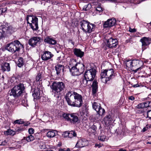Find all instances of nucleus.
<instances>
[{"label":"nucleus","instance_id":"nucleus-1","mask_svg":"<svg viewBox=\"0 0 151 151\" xmlns=\"http://www.w3.org/2000/svg\"><path fill=\"white\" fill-rule=\"evenodd\" d=\"M65 99L68 104L70 106L80 107L82 105V96L77 92L68 91L66 94Z\"/></svg>","mask_w":151,"mask_h":151},{"label":"nucleus","instance_id":"nucleus-2","mask_svg":"<svg viewBox=\"0 0 151 151\" xmlns=\"http://www.w3.org/2000/svg\"><path fill=\"white\" fill-rule=\"evenodd\" d=\"M101 81L104 83H106L108 81H110L115 76L114 70H105L101 71Z\"/></svg>","mask_w":151,"mask_h":151},{"label":"nucleus","instance_id":"nucleus-3","mask_svg":"<svg viewBox=\"0 0 151 151\" xmlns=\"http://www.w3.org/2000/svg\"><path fill=\"white\" fill-rule=\"evenodd\" d=\"M22 47V45L19 41L16 40L8 44L6 46V49L9 51L14 53L17 52H19Z\"/></svg>","mask_w":151,"mask_h":151},{"label":"nucleus","instance_id":"nucleus-4","mask_svg":"<svg viewBox=\"0 0 151 151\" xmlns=\"http://www.w3.org/2000/svg\"><path fill=\"white\" fill-rule=\"evenodd\" d=\"M52 91L55 94L59 95L63 91L65 88V83L62 82L54 81L50 86Z\"/></svg>","mask_w":151,"mask_h":151},{"label":"nucleus","instance_id":"nucleus-5","mask_svg":"<svg viewBox=\"0 0 151 151\" xmlns=\"http://www.w3.org/2000/svg\"><path fill=\"white\" fill-rule=\"evenodd\" d=\"M25 88L23 84L20 83L18 85L15 86L11 90L10 93V96H13L14 97H17L20 96Z\"/></svg>","mask_w":151,"mask_h":151},{"label":"nucleus","instance_id":"nucleus-6","mask_svg":"<svg viewBox=\"0 0 151 151\" xmlns=\"http://www.w3.org/2000/svg\"><path fill=\"white\" fill-rule=\"evenodd\" d=\"M80 24L81 28L86 33H90L95 30V26L85 20L81 21Z\"/></svg>","mask_w":151,"mask_h":151},{"label":"nucleus","instance_id":"nucleus-7","mask_svg":"<svg viewBox=\"0 0 151 151\" xmlns=\"http://www.w3.org/2000/svg\"><path fill=\"white\" fill-rule=\"evenodd\" d=\"M0 30L3 32L4 35H10L14 31V29L10 25L8 24L0 23Z\"/></svg>","mask_w":151,"mask_h":151},{"label":"nucleus","instance_id":"nucleus-8","mask_svg":"<svg viewBox=\"0 0 151 151\" xmlns=\"http://www.w3.org/2000/svg\"><path fill=\"white\" fill-rule=\"evenodd\" d=\"M96 71L93 68H91L86 71L84 73V77L87 79L88 81H92L96 76Z\"/></svg>","mask_w":151,"mask_h":151},{"label":"nucleus","instance_id":"nucleus-9","mask_svg":"<svg viewBox=\"0 0 151 151\" xmlns=\"http://www.w3.org/2000/svg\"><path fill=\"white\" fill-rule=\"evenodd\" d=\"M106 46L109 48H115L118 45L117 40L116 39L112 37L106 39Z\"/></svg>","mask_w":151,"mask_h":151},{"label":"nucleus","instance_id":"nucleus-10","mask_svg":"<svg viewBox=\"0 0 151 151\" xmlns=\"http://www.w3.org/2000/svg\"><path fill=\"white\" fill-rule=\"evenodd\" d=\"M116 20L114 18L109 19L105 22L103 24L104 28L110 27L113 26L116 24Z\"/></svg>","mask_w":151,"mask_h":151},{"label":"nucleus","instance_id":"nucleus-11","mask_svg":"<svg viewBox=\"0 0 151 151\" xmlns=\"http://www.w3.org/2000/svg\"><path fill=\"white\" fill-rule=\"evenodd\" d=\"M40 39V38L39 37H32L29 40V44L31 46L34 47L36 45L37 43L39 42Z\"/></svg>","mask_w":151,"mask_h":151},{"label":"nucleus","instance_id":"nucleus-12","mask_svg":"<svg viewBox=\"0 0 151 151\" xmlns=\"http://www.w3.org/2000/svg\"><path fill=\"white\" fill-rule=\"evenodd\" d=\"M53 55L51 52L47 51H45L42 55L41 58L42 60L46 61L52 58Z\"/></svg>","mask_w":151,"mask_h":151},{"label":"nucleus","instance_id":"nucleus-13","mask_svg":"<svg viewBox=\"0 0 151 151\" xmlns=\"http://www.w3.org/2000/svg\"><path fill=\"white\" fill-rule=\"evenodd\" d=\"M88 141L86 139H81L79 140L76 146L78 147H82L87 145L88 144Z\"/></svg>","mask_w":151,"mask_h":151},{"label":"nucleus","instance_id":"nucleus-14","mask_svg":"<svg viewBox=\"0 0 151 151\" xmlns=\"http://www.w3.org/2000/svg\"><path fill=\"white\" fill-rule=\"evenodd\" d=\"M126 66V68L128 70H132L135 73H136L139 69L141 68V67L137 68L135 70L134 69V68H132V60H128L126 61L125 63Z\"/></svg>","mask_w":151,"mask_h":151},{"label":"nucleus","instance_id":"nucleus-15","mask_svg":"<svg viewBox=\"0 0 151 151\" xmlns=\"http://www.w3.org/2000/svg\"><path fill=\"white\" fill-rule=\"evenodd\" d=\"M34 92L32 94V96L34 99H38L40 98L41 96V93L42 91L38 88H36L34 90Z\"/></svg>","mask_w":151,"mask_h":151},{"label":"nucleus","instance_id":"nucleus-16","mask_svg":"<svg viewBox=\"0 0 151 151\" xmlns=\"http://www.w3.org/2000/svg\"><path fill=\"white\" fill-rule=\"evenodd\" d=\"M1 70L3 72L9 71L10 70V64L6 62H3L1 65Z\"/></svg>","mask_w":151,"mask_h":151},{"label":"nucleus","instance_id":"nucleus-17","mask_svg":"<svg viewBox=\"0 0 151 151\" xmlns=\"http://www.w3.org/2000/svg\"><path fill=\"white\" fill-rule=\"evenodd\" d=\"M78 120V118L76 114L74 113L70 114L69 121L70 122L75 123L77 122Z\"/></svg>","mask_w":151,"mask_h":151},{"label":"nucleus","instance_id":"nucleus-18","mask_svg":"<svg viewBox=\"0 0 151 151\" xmlns=\"http://www.w3.org/2000/svg\"><path fill=\"white\" fill-rule=\"evenodd\" d=\"M73 52L75 55L80 58H82L84 54V52L82 51L80 49L75 48L73 50Z\"/></svg>","mask_w":151,"mask_h":151},{"label":"nucleus","instance_id":"nucleus-19","mask_svg":"<svg viewBox=\"0 0 151 151\" xmlns=\"http://www.w3.org/2000/svg\"><path fill=\"white\" fill-rule=\"evenodd\" d=\"M75 66L77 69L81 74L84 71V65L83 64L80 63H78L76 64Z\"/></svg>","mask_w":151,"mask_h":151},{"label":"nucleus","instance_id":"nucleus-20","mask_svg":"<svg viewBox=\"0 0 151 151\" xmlns=\"http://www.w3.org/2000/svg\"><path fill=\"white\" fill-rule=\"evenodd\" d=\"M140 42L142 43V46L143 47L145 46L148 45L150 43V40L148 38L144 37L141 39Z\"/></svg>","mask_w":151,"mask_h":151},{"label":"nucleus","instance_id":"nucleus-21","mask_svg":"<svg viewBox=\"0 0 151 151\" xmlns=\"http://www.w3.org/2000/svg\"><path fill=\"white\" fill-rule=\"evenodd\" d=\"M64 68V66L60 64H58L55 66L56 74L58 76L62 72H63Z\"/></svg>","mask_w":151,"mask_h":151},{"label":"nucleus","instance_id":"nucleus-22","mask_svg":"<svg viewBox=\"0 0 151 151\" xmlns=\"http://www.w3.org/2000/svg\"><path fill=\"white\" fill-rule=\"evenodd\" d=\"M26 20L27 21V23L29 22V20H31V23L34 24L35 23L37 24H38V18L36 17H32L30 15H27L26 18Z\"/></svg>","mask_w":151,"mask_h":151},{"label":"nucleus","instance_id":"nucleus-23","mask_svg":"<svg viewBox=\"0 0 151 151\" xmlns=\"http://www.w3.org/2000/svg\"><path fill=\"white\" fill-rule=\"evenodd\" d=\"M44 41L50 44L55 45L57 43L56 41L52 38H51L49 37H46L44 40Z\"/></svg>","mask_w":151,"mask_h":151},{"label":"nucleus","instance_id":"nucleus-24","mask_svg":"<svg viewBox=\"0 0 151 151\" xmlns=\"http://www.w3.org/2000/svg\"><path fill=\"white\" fill-rule=\"evenodd\" d=\"M112 120V118L110 115H106L104 119V121L106 125H108L111 123Z\"/></svg>","mask_w":151,"mask_h":151},{"label":"nucleus","instance_id":"nucleus-25","mask_svg":"<svg viewBox=\"0 0 151 151\" xmlns=\"http://www.w3.org/2000/svg\"><path fill=\"white\" fill-rule=\"evenodd\" d=\"M80 113L82 116H88V111L86 106L85 105L83 107L82 111L80 112Z\"/></svg>","mask_w":151,"mask_h":151},{"label":"nucleus","instance_id":"nucleus-26","mask_svg":"<svg viewBox=\"0 0 151 151\" xmlns=\"http://www.w3.org/2000/svg\"><path fill=\"white\" fill-rule=\"evenodd\" d=\"M57 134V132L55 130L50 131L46 134L47 136L49 138L54 137Z\"/></svg>","mask_w":151,"mask_h":151},{"label":"nucleus","instance_id":"nucleus-27","mask_svg":"<svg viewBox=\"0 0 151 151\" xmlns=\"http://www.w3.org/2000/svg\"><path fill=\"white\" fill-rule=\"evenodd\" d=\"M70 70L73 76H77L81 74L75 66L72 67Z\"/></svg>","mask_w":151,"mask_h":151},{"label":"nucleus","instance_id":"nucleus-28","mask_svg":"<svg viewBox=\"0 0 151 151\" xmlns=\"http://www.w3.org/2000/svg\"><path fill=\"white\" fill-rule=\"evenodd\" d=\"M92 93L93 94L95 93L98 90V83L96 81H94L92 85Z\"/></svg>","mask_w":151,"mask_h":151},{"label":"nucleus","instance_id":"nucleus-29","mask_svg":"<svg viewBox=\"0 0 151 151\" xmlns=\"http://www.w3.org/2000/svg\"><path fill=\"white\" fill-rule=\"evenodd\" d=\"M132 68H134V69L136 68V67H137L138 68L139 67V63L140 61L138 60H132Z\"/></svg>","mask_w":151,"mask_h":151},{"label":"nucleus","instance_id":"nucleus-30","mask_svg":"<svg viewBox=\"0 0 151 151\" xmlns=\"http://www.w3.org/2000/svg\"><path fill=\"white\" fill-rule=\"evenodd\" d=\"M4 134L5 135H14L15 134V132L10 129H8L7 131L4 132Z\"/></svg>","mask_w":151,"mask_h":151},{"label":"nucleus","instance_id":"nucleus-31","mask_svg":"<svg viewBox=\"0 0 151 151\" xmlns=\"http://www.w3.org/2000/svg\"><path fill=\"white\" fill-rule=\"evenodd\" d=\"M27 23L29 24V26L31 27V28L33 30H36L38 29V24H37L36 23H35L34 24L33 23H31L29 22L28 23Z\"/></svg>","mask_w":151,"mask_h":151},{"label":"nucleus","instance_id":"nucleus-32","mask_svg":"<svg viewBox=\"0 0 151 151\" xmlns=\"http://www.w3.org/2000/svg\"><path fill=\"white\" fill-rule=\"evenodd\" d=\"M92 107L96 111L98 110V109H100L101 107L100 104L99 103H97L94 102L92 104Z\"/></svg>","mask_w":151,"mask_h":151},{"label":"nucleus","instance_id":"nucleus-33","mask_svg":"<svg viewBox=\"0 0 151 151\" xmlns=\"http://www.w3.org/2000/svg\"><path fill=\"white\" fill-rule=\"evenodd\" d=\"M23 59L21 57H20L18 59L17 62V65L18 67L20 68L24 65Z\"/></svg>","mask_w":151,"mask_h":151},{"label":"nucleus","instance_id":"nucleus-34","mask_svg":"<svg viewBox=\"0 0 151 151\" xmlns=\"http://www.w3.org/2000/svg\"><path fill=\"white\" fill-rule=\"evenodd\" d=\"M87 79L86 78H83L81 81V86L82 87H85L88 85V82L90 81L87 80Z\"/></svg>","mask_w":151,"mask_h":151},{"label":"nucleus","instance_id":"nucleus-35","mask_svg":"<svg viewBox=\"0 0 151 151\" xmlns=\"http://www.w3.org/2000/svg\"><path fill=\"white\" fill-rule=\"evenodd\" d=\"M97 113L99 116H102L105 113V110L104 109L102 108L101 107L100 109H98V110L96 111Z\"/></svg>","mask_w":151,"mask_h":151},{"label":"nucleus","instance_id":"nucleus-36","mask_svg":"<svg viewBox=\"0 0 151 151\" xmlns=\"http://www.w3.org/2000/svg\"><path fill=\"white\" fill-rule=\"evenodd\" d=\"M69 138H71L74 137H76L77 136L76 133L75 131H69Z\"/></svg>","mask_w":151,"mask_h":151},{"label":"nucleus","instance_id":"nucleus-37","mask_svg":"<svg viewBox=\"0 0 151 151\" xmlns=\"http://www.w3.org/2000/svg\"><path fill=\"white\" fill-rule=\"evenodd\" d=\"M70 115V114H64L63 115V116L67 121L69 122Z\"/></svg>","mask_w":151,"mask_h":151},{"label":"nucleus","instance_id":"nucleus-38","mask_svg":"<svg viewBox=\"0 0 151 151\" xmlns=\"http://www.w3.org/2000/svg\"><path fill=\"white\" fill-rule=\"evenodd\" d=\"M26 139L27 142H30L33 140L34 137L32 134H30L26 137Z\"/></svg>","mask_w":151,"mask_h":151},{"label":"nucleus","instance_id":"nucleus-39","mask_svg":"<svg viewBox=\"0 0 151 151\" xmlns=\"http://www.w3.org/2000/svg\"><path fill=\"white\" fill-rule=\"evenodd\" d=\"M144 104V108H147L148 107H151V102L149 101H147L143 102Z\"/></svg>","mask_w":151,"mask_h":151},{"label":"nucleus","instance_id":"nucleus-40","mask_svg":"<svg viewBox=\"0 0 151 151\" xmlns=\"http://www.w3.org/2000/svg\"><path fill=\"white\" fill-rule=\"evenodd\" d=\"M24 122L23 120L21 119H19L16 120L14 121V124H24Z\"/></svg>","mask_w":151,"mask_h":151},{"label":"nucleus","instance_id":"nucleus-41","mask_svg":"<svg viewBox=\"0 0 151 151\" xmlns=\"http://www.w3.org/2000/svg\"><path fill=\"white\" fill-rule=\"evenodd\" d=\"M144 106H145L144 105V104L142 102L138 104L136 106V108L138 109H143L144 108Z\"/></svg>","mask_w":151,"mask_h":151},{"label":"nucleus","instance_id":"nucleus-42","mask_svg":"<svg viewBox=\"0 0 151 151\" xmlns=\"http://www.w3.org/2000/svg\"><path fill=\"white\" fill-rule=\"evenodd\" d=\"M106 139V136L104 135H101L98 137V139L102 141H104Z\"/></svg>","mask_w":151,"mask_h":151},{"label":"nucleus","instance_id":"nucleus-43","mask_svg":"<svg viewBox=\"0 0 151 151\" xmlns=\"http://www.w3.org/2000/svg\"><path fill=\"white\" fill-rule=\"evenodd\" d=\"M7 10L6 8H0V15L5 12Z\"/></svg>","mask_w":151,"mask_h":151},{"label":"nucleus","instance_id":"nucleus-44","mask_svg":"<svg viewBox=\"0 0 151 151\" xmlns=\"http://www.w3.org/2000/svg\"><path fill=\"white\" fill-rule=\"evenodd\" d=\"M96 10L97 11H99V12H102L103 11V9L101 7V6L98 5V6L96 8Z\"/></svg>","mask_w":151,"mask_h":151},{"label":"nucleus","instance_id":"nucleus-45","mask_svg":"<svg viewBox=\"0 0 151 151\" xmlns=\"http://www.w3.org/2000/svg\"><path fill=\"white\" fill-rule=\"evenodd\" d=\"M145 115H147V118L151 119V110L148 111Z\"/></svg>","mask_w":151,"mask_h":151},{"label":"nucleus","instance_id":"nucleus-46","mask_svg":"<svg viewBox=\"0 0 151 151\" xmlns=\"http://www.w3.org/2000/svg\"><path fill=\"white\" fill-rule=\"evenodd\" d=\"M69 131H66L63 133V135L64 137H69Z\"/></svg>","mask_w":151,"mask_h":151},{"label":"nucleus","instance_id":"nucleus-47","mask_svg":"<svg viewBox=\"0 0 151 151\" xmlns=\"http://www.w3.org/2000/svg\"><path fill=\"white\" fill-rule=\"evenodd\" d=\"M41 75L40 74H38L36 77V80L37 81H39L41 79Z\"/></svg>","mask_w":151,"mask_h":151},{"label":"nucleus","instance_id":"nucleus-48","mask_svg":"<svg viewBox=\"0 0 151 151\" xmlns=\"http://www.w3.org/2000/svg\"><path fill=\"white\" fill-rule=\"evenodd\" d=\"M28 132L29 134H31L34 133V130L32 128H30L29 129Z\"/></svg>","mask_w":151,"mask_h":151},{"label":"nucleus","instance_id":"nucleus-49","mask_svg":"<svg viewBox=\"0 0 151 151\" xmlns=\"http://www.w3.org/2000/svg\"><path fill=\"white\" fill-rule=\"evenodd\" d=\"M137 112L138 113L141 114H143L145 116V114L144 113V111L143 109L139 110L137 111Z\"/></svg>","mask_w":151,"mask_h":151},{"label":"nucleus","instance_id":"nucleus-50","mask_svg":"<svg viewBox=\"0 0 151 151\" xmlns=\"http://www.w3.org/2000/svg\"><path fill=\"white\" fill-rule=\"evenodd\" d=\"M129 31L130 32H136V29L135 28L132 29L130 27Z\"/></svg>","mask_w":151,"mask_h":151},{"label":"nucleus","instance_id":"nucleus-51","mask_svg":"<svg viewBox=\"0 0 151 151\" xmlns=\"http://www.w3.org/2000/svg\"><path fill=\"white\" fill-rule=\"evenodd\" d=\"M91 128L95 131H96L97 129V127L94 124H93L92 126H91Z\"/></svg>","mask_w":151,"mask_h":151},{"label":"nucleus","instance_id":"nucleus-52","mask_svg":"<svg viewBox=\"0 0 151 151\" xmlns=\"http://www.w3.org/2000/svg\"><path fill=\"white\" fill-rule=\"evenodd\" d=\"M132 42V38H129L128 39L126 40V43H131Z\"/></svg>","mask_w":151,"mask_h":151},{"label":"nucleus","instance_id":"nucleus-53","mask_svg":"<svg viewBox=\"0 0 151 151\" xmlns=\"http://www.w3.org/2000/svg\"><path fill=\"white\" fill-rule=\"evenodd\" d=\"M4 37V35L3 32H2V31L1 32L0 31V40L2 39Z\"/></svg>","mask_w":151,"mask_h":151},{"label":"nucleus","instance_id":"nucleus-54","mask_svg":"<svg viewBox=\"0 0 151 151\" xmlns=\"http://www.w3.org/2000/svg\"><path fill=\"white\" fill-rule=\"evenodd\" d=\"M99 1H101V2L104 1H109L111 2H115L116 1V0H99Z\"/></svg>","mask_w":151,"mask_h":151},{"label":"nucleus","instance_id":"nucleus-55","mask_svg":"<svg viewBox=\"0 0 151 151\" xmlns=\"http://www.w3.org/2000/svg\"><path fill=\"white\" fill-rule=\"evenodd\" d=\"M6 143L5 140L4 141L2 142V141H0V145H5Z\"/></svg>","mask_w":151,"mask_h":151},{"label":"nucleus","instance_id":"nucleus-56","mask_svg":"<svg viewBox=\"0 0 151 151\" xmlns=\"http://www.w3.org/2000/svg\"><path fill=\"white\" fill-rule=\"evenodd\" d=\"M88 6H87V5H85L84 6L83 8V10L85 11H86L87 10H88Z\"/></svg>","mask_w":151,"mask_h":151},{"label":"nucleus","instance_id":"nucleus-57","mask_svg":"<svg viewBox=\"0 0 151 151\" xmlns=\"http://www.w3.org/2000/svg\"><path fill=\"white\" fill-rule=\"evenodd\" d=\"M129 99L133 101L135 99L134 97L132 96H130L129 98Z\"/></svg>","mask_w":151,"mask_h":151},{"label":"nucleus","instance_id":"nucleus-58","mask_svg":"<svg viewBox=\"0 0 151 151\" xmlns=\"http://www.w3.org/2000/svg\"><path fill=\"white\" fill-rule=\"evenodd\" d=\"M87 6H88V10L91 7V5L90 4H87Z\"/></svg>","mask_w":151,"mask_h":151},{"label":"nucleus","instance_id":"nucleus-59","mask_svg":"<svg viewBox=\"0 0 151 151\" xmlns=\"http://www.w3.org/2000/svg\"><path fill=\"white\" fill-rule=\"evenodd\" d=\"M139 86L138 84L134 85L132 86V87L134 88L137 87H139Z\"/></svg>","mask_w":151,"mask_h":151},{"label":"nucleus","instance_id":"nucleus-60","mask_svg":"<svg viewBox=\"0 0 151 151\" xmlns=\"http://www.w3.org/2000/svg\"><path fill=\"white\" fill-rule=\"evenodd\" d=\"M29 123L28 122H27L25 123L24 125L25 126H27L29 125Z\"/></svg>","mask_w":151,"mask_h":151},{"label":"nucleus","instance_id":"nucleus-61","mask_svg":"<svg viewBox=\"0 0 151 151\" xmlns=\"http://www.w3.org/2000/svg\"><path fill=\"white\" fill-rule=\"evenodd\" d=\"M147 128L145 127L143 128L142 131L143 132H145L147 130Z\"/></svg>","mask_w":151,"mask_h":151},{"label":"nucleus","instance_id":"nucleus-62","mask_svg":"<svg viewBox=\"0 0 151 151\" xmlns=\"http://www.w3.org/2000/svg\"><path fill=\"white\" fill-rule=\"evenodd\" d=\"M76 63V61L75 60H73V61H72L71 63H70V65L71 63Z\"/></svg>","mask_w":151,"mask_h":151},{"label":"nucleus","instance_id":"nucleus-63","mask_svg":"<svg viewBox=\"0 0 151 151\" xmlns=\"http://www.w3.org/2000/svg\"><path fill=\"white\" fill-rule=\"evenodd\" d=\"M119 151H126V150L125 149H119Z\"/></svg>","mask_w":151,"mask_h":151},{"label":"nucleus","instance_id":"nucleus-64","mask_svg":"<svg viewBox=\"0 0 151 151\" xmlns=\"http://www.w3.org/2000/svg\"><path fill=\"white\" fill-rule=\"evenodd\" d=\"M147 144H151V142H147Z\"/></svg>","mask_w":151,"mask_h":151}]
</instances>
